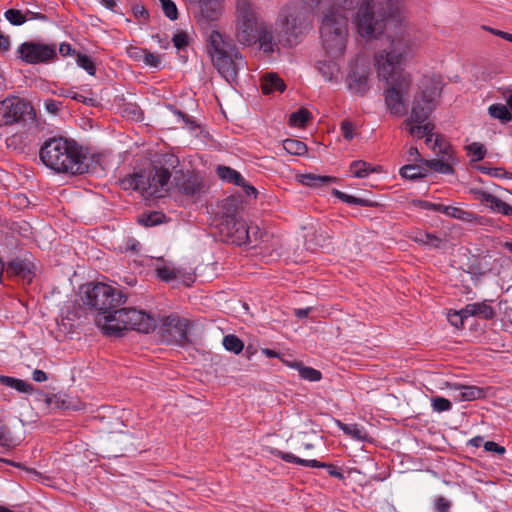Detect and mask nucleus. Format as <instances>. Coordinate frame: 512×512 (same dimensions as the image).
Here are the masks:
<instances>
[{
  "instance_id": "f257e3e1",
  "label": "nucleus",
  "mask_w": 512,
  "mask_h": 512,
  "mask_svg": "<svg viewBox=\"0 0 512 512\" xmlns=\"http://www.w3.org/2000/svg\"><path fill=\"white\" fill-rule=\"evenodd\" d=\"M179 165V158L175 154L166 153L152 168L134 171L122 178L121 187L124 190H138L151 197H163L171 186H175L179 193L193 200L207 193L204 178L194 172L178 169Z\"/></svg>"
},
{
  "instance_id": "f03ea898",
  "label": "nucleus",
  "mask_w": 512,
  "mask_h": 512,
  "mask_svg": "<svg viewBox=\"0 0 512 512\" xmlns=\"http://www.w3.org/2000/svg\"><path fill=\"white\" fill-rule=\"evenodd\" d=\"M411 42L405 36L396 37L388 49L375 55L374 61L378 77L388 84L384 91L387 109L392 115L403 116L407 113L406 97L412 84V77L405 72L403 65L411 53Z\"/></svg>"
},
{
  "instance_id": "7ed1b4c3",
  "label": "nucleus",
  "mask_w": 512,
  "mask_h": 512,
  "mask_svg": "<svg viewBox=\"0 0 512 512\" xmlns=\"http://www.w3.org/2000/svg\"><path fill=\"white\" fill-rule=\"evenodd\" d=\"M310 10L324 12L320 38L323 48L331 58L341 57L346 48L348 15L359 0H303Z\"/></svg>"
},
{
  "instance_id": "20e7f679",
  "label": "nucleus",
  "mask_w": 512,
  "mask_h": 512,
  "mask_svg": "<svg viewBox=\"0 0 512 512\" xmlns=\"http://www.w3.org/2000/svg\"><path fill=\"white\" fill-rule=\"evenodd\" d=\"M39 159L56 174L82 175L89 170L83 147L62 136L46 139L39 149Z\"/></svg>"
},
{
  "instance_id": "39448f33",
  "label": "nucleus",
  "mask_w": 512,
  "mask_h": 512,
  "mask_svg": "<svg viewBox=\"0 0 512 512\" xmlns=\"http://www.w3.org/2000/svg\"><path fill=\"white\" fill-rule=\"evenodd\" d=\"M207 53L213 66L228 83L236 82L238 71L246 64L236 45L216 30L207 38Z\"/></svg>"
},
{
  "instance_id": "423d86ee",
  "label": "nucleus",
  "mask_w": 512,
  "mask_h": 512,
  "mask_svg": "<svg viewBox=\"0 0 512 512\" xmlns=\"http://www.w3.org/2000/svg\"><path fill=\"white\" fill-rule=\"evenodd\" d=\"M83 305L97 311L107 324V317L127 301L124 290L102 282H89L80 287Z\"/></svg>"
},
{
  "instance_id": "0eeeda50",
  "label": "nucleus",
  "mask_w": 512,
  "mask_h": 512,
  "mask_svg": "<svg viewBox=\"0 0 512 512\" xmlns=\"http://www.w3.org/2000/svg\"><path fill=\"white\" fill-rule=\"evenodd\" d=\"M442 91L440 76L424 77L421 81L420 91L414 96L411 114L404 121L409 134L417 137L418 124L426 122L437 106V98Z\"/></svg>"
},
{
  "instance_id": "6e6552de",
  "label": "nucleus",
  "mask_w": 512,
  "mask_h": 512,
  "mask_svg": "<svg viewBox=\"0 0 512 512\" xmlns=\"http://www.w3.org/2000/svg\"><path fill=\"white\" fill-rule=\"evenodd\" d=\"M302 3L291 2L283 6L279 12L277 24L280 27V37L284 42V46H296L302 36L306 34L312 27L310 11Z\"/></svg>"
},
{
  "instance_id": "1a4fd4ad",
  "label": "nucleus",
  "mask_w": 512,
  "mask_h": 512,
  "mask_svg": "<svg viewBox=\"0 0 512 512\" xmlns=\"http://www.w3.org/2000/svg\"><path fill=\"white\" fill-rule=\"evenodd\" d=\"M157 327L155 317L136 308H120L108 315L107 324H103L105 333L110 336H121L124 330H135L140 333H150Z\"/></svg>"
},
{
  "instance_id": "9d476101",
  "label": "nucleus",
  "mask_w": 512,
  "mask_h": 512,
  "mask_svg": "<svg viewBox=\"0 0 512 512\" xmlns=\"http://www.w3.org/2000/svg\"><path fill=\"white\" fill-rule=\"evenodd\" d=\"M36 121L33 107L26 100L10 96L0 101V127L22 124L24 127Z\"/></svg>"
},
{
  "instance_id": "9b49d317",
  "label": "nucleus",
  "mask_w": 512,
  "mask_h": 512,
  "mask_svg": "<svg viewBox=\"0 0 512 512\" xmlns=\"http://www.w3.org/2000/svg\"><path fill=\"white\" fill-rule=\"evenodd\" d=\"M16 58L24 64H46L57 59V45L38 40L25 41L17 47Z\"/></svg>"
},
{
  "instance_id": "f8f14e48",
  "label": "nucleus",
  "mask_w": 512,
  "mask_h": 512,
  "mask_svg": "<svg viewBox=\"0 0 512 512\" xmlns=\"http://www.w3.org/2000/svg\"><path fill=\"white\" fill-rule=\"evenodd\" d=\"M373 3L374 0H362L356 13V28L362 37L377 38L382 34L388 21V18H375Z\"/></svg>"
},
{
  "instance_id": "ddd939ff",
  "label": "nucleus",
  "mask_w": 512,
  "mask_h": 512,
  "mask_svg": "<svg viewBox=\"0 0 512 512\" xmlns=\"http://www.w3.org/2000/svg\"><path fill=\"white\" fill-rule=\"evenodd\" d=\"M222 241L241 246L249 240V230L244 220L237 218L234 212L225 213L218 224Z\"/></svg>"
},
{
  "instance_id": "4468645a",
  "label": "nucleus",
  "mask_w": 512,
  "mask_h": 512,
  "mask_svg": "<svg viewBox=\"0 0 512 512\" xmlns=\"http://www.w3.org/2000/svg\"><path fill=\"white\" fill-rule=\"evenodd\" d=\"M189 321L178 315L164 317L160 325L161 338L167 344L185 346L190 343L188 338Z\"/></svg>"
},
{
  "instance_id": "2eb2a0df",
  "label": "nucleus",
  "mask_w": 512,
  "mask_h": 512,
  "mask_svg": "<svg viewBox=\"0 0 512 512\" xmlns=\"http://www.w3.org/2000/svg\"><path fill=\"white\" fill-rule=\"evenodd\" d=\"M370 66L364 60H356L351 64L346 76L348 90L356 95L364 96L370 89L369 86Z\"/></svg>"
},
{
  "instance_id": "dca6fc26",
  "label": "nucleus",
  "mask_w": 512,
  "mask_h": 512,
  "mask_svg": "<svg viewBox=\"0 0 512 512\" xmlns=\"http://www.w3.org/2000/svg\"><path fill=\"white\" fill-rule=\"evenodd\" d=\"M270 452L273 456L278 457L287 463H293L310 468H325L331 477L337 478L339 480H343L345 478L342 471L336 465L320 462L316 459H302L300 457L295 456L292 453L283 452L277 448H272Z\"/></svg>"
},
{
  "instance_id": "f3484780",
  "label": "nucleus",
  "mask_w": 512,
  "mask_h": 512,
  "mask_svg": "<svg viewBox=\"0 0 512 512\" xmlns=\"http://www.w3.org/2000/svg\"><path fill=\"white\" fill-rule=\"evenodd\" d=\"M5 271L10 277H17L25 284H30L35 277V265L28 259L15 258L5 265Z\"/></svg>"
},
{
  "instance_id": "a211bd4d",
  "label": "nucleus",
  "mask_w": 512,
  "mask_h": 512,
  "mask_svg": "<svg viewBox=\"0 0 512 512\" xmlns=\"http://www.w3.org/2000/svg\"><path fill=\"white\" fill-rule=\"evenodd\" d=\"M446 387L453 392V398L458 402L473 401L485 396L484 389L478 386L447 382Z\"/></svg>"
},
{
  "instance_id": "6ab92c4d",
  "label": "nucleus",
  "mask_w": 512,
  "mask_h": 512,
  "mask_svg": "<svg viewBox=\"0 0 512 512\" xmlns=\"http://www.w3.org/2000/svg\"><path fill=\"white\" fill-rule=\"evenodd\" d=\"M260 21H237L236 39L245 46H251L257 43L259 38Z\"/></svg>"
},
{
  "instance_id": "aec40b11",
  "label": "nucleus",
  "mask_w": 512,
  "mask_h": 512,
  "mask_svg": "<svg viewBox=\"0 0 512 512\" xmlns=\"http://www.w3.org/2000/svg\"><path fill=\"white\" fill-rule=\"evenodd\" d=\"M199 22L210 23L218 20L222 13L221 0H198Z\"/></svg>"
},
{
  "instance_id": "412c9836",
  "label": "nucleus",
  "mask_w": 512,
  "mask_h": 512,
  "mask_svg": "<svg viewBox=\"0 0 512 512\" xmlns=\"http://www.w3.org/2000/svg\"><path fill=\"white\" fill-rule=\"evenodd\" d=\"M409 237L417 244L429 246L433 249H441L446 244L445 238L419 229L412 231Z\"/></svg>"
},
{
  "instance_id": "4be33fe9",
  "label": "nucleus",
  "mask_w": 512,
  "mask_h": 512,
  "mask_svg": "<svg viewBox=\"0 0 512 512\" xmlns=\"http://www.w3.org/2000/svg\"><path fill=\"white\" fill-rule=\"evenodd\" d=\"M464 315L478 317L484 320H492L496 316L495 309L486 301L469 303L464 306Z\"/></svg>"
},
{
  "instance_id": "5701e85b",
  "label": "nucleus",
  "mask_w": 512,
  "mask_h": 512,
  "mask_svg": "<svg viewBox=\"0 0 512 512\" xmlns=\"http://www.w3.org/2000/svg\"><path fill=\"white\" fill-rule=\"evenodd\" d=\"M286 365L296 370L301 379L309 382H318L322 379L320 370L304 365L302 361H286Z\"/></svg>"
},
{
  "instance_id": "b1692460",
  "label": "nucleus",
  "mask_w": 512,
  "mask_h": 512,
  "mask_svg": "<svg viewBox=\"0 0 512 512\" xmlns=\"http://www.w3.org/2000/svg\"><path fill=\"white\" fill-rule=\"evenodd\" d=\"M285 89L286 84L276 73H267L261 79V91L265 95H270L274 92H283Z\"/></svg>"
},
{
  "instance_id": "393cba45",
  "label": "nucleus",
  "mask_w": 512,
  "mask_h": 512,
  "mask_svg": "<svg viewBox=\"0 0 512 512\" xmlns=\"http://www.w3.org/2000/svg\"><path fill=\"white\" fill-rule=\"evenodd\" d=\"M237 21H258L254 5L250 0H236Z\"/></svg>"
},
{
  "instance_id": "a878e982",
  "label": "nucleus",
  "mask_w": 512,
  "mask_h": 512,
  "mask_svg": "<svg viewBox=\"0 0 512 512\" xmlns=\"http://www.w3.org/2000/svg\"><path fill=\"white\" fill-rule=\"evenodd\" d=\"M349 170L355 178H366L371 173L379 172L381 166H372L364 160H355L350 163Z\"/></svg>"
},
{
  "instance_id": "bb28decb",
  "label": "nucleus",
  "mask_w": 512,
  "mask_h": 512,
  "mask_svg": "<svg viewBox=\"0 0 512 512\" xmlns=\"http://www.w3.org/2000/svg\"><path fill=\"white\" fill-rule=\"evenodd\" d=\"M336 178L332 176H322V175H316V174H301L298 176V181L308 187H322L327 186L331 183L336 182Z\"/></svg>"
},
{
  "instance_id": "cd10ccee",
  "label": "nucleus",
  "mask_w": 512,
  "mask_h": 512,
  "mask_svg": "<svg viewBox=\"0 0 512 512\" xmlns=\"http://www.w3.org/2000/svg\"><path fill=\"white\" fill-rule=\"evenodd\" d=\"M450 217L460 220L464 223H469L473 225H483L484 224V218L471 212L468 210H464L460 207H452Z\"/></svg>"
},
{
  "instance_id": "c85d7f7f",
  "label": "nucleus",
  "mask_w": 512,
  "mask_h": 512,
  "mask_svg": "<svg viewBox=\"0 0 512 512\" xmlns=\"http://www.w3.org/2000/svg\"><path fill=\"white\" fill-rule=\"evenodd\" d=\"M332 194L337 197L339 200L343 201L344 203L348 205H354V206H361V207H376L378 205L377 202L365 199V198H358L352 195H349L347 193H344L338 189H333Z\"/></svg>"
},
{
  "instance_id": "c756f323",
  "label": "nucleus",
  "mask_w": 512,
  "mask_h": 512,
  "mask_svg": "<svg viewBox=\"0 0 512 512\" xmlns=\"http://www.w3.org/2000/svg\"><path fill=\"white\" fill-rule=\"evenodd\" d=\"M260 48L265 53H271L274 51V37L271 28L266 24H260L259 38L257 39Z\"/></svg>"
},
{
  "instance_id": "7c9ffc66",
  "label": "nucleus",
  "mask_w": 512,
  "mask_h": 512,
  "mask_svg": "<svg viewBox=\"0 0 512 512\" xmlns=\"http://www.w3.org/2000/svg\"><path fill=\"white\" fill-rule=\"evenodd\" d=\"M0 383L6 387L15 389L20 393H30L33 390V386L30 383L11 376H0Z\"/></svg>"
},
{
  "instance_id": "2f4dec72",
  "label": "nucleus",
  "mask_w": 512,
  "mask_h": 512,
  "mask_svg": "<svg viewBox=\"0 0 512 512\" xmlns=\"http://www.w3.org/2000/svg\"><path fill=\"white\" fill-rule=\"evenodd\" d=\"M399 173L404 179L417 180L426 177L428 170L417 164H407L401 167Z\"/></svg>"
},
{
  "instance_id": "473e14b6",
  "label": "nucleus",
  "mask_w": 512,
  "mask_h": 512,
  "mask_svg": "<svg viewBox=\"0 0 512 512\" xmlns=\"http://www.w3.org/2000/svg\"><path fill=\"white\" fill-rule=\"evenodd\" d=\"M217 175L219 176L220 179L228 183H232L237 186L244 184L243 176L238 171L228 166H218Z\"/></svg>"
},
{
  "instance_id": "72a5a7b5",
  "label": "nucleus",
  "mask_w": 512,
  "mask_h": 512,
  "mask_svg": "<svg viewBox=\"0 0 512 512\" xmlns=\"http://www.w3.org/2000/svg\"><path fill=\"white\" fill-rule=\"evenodd\" d=\"M337 424L344 434L351 436L354 439L364 440L367 437L366 430L359 424H346L341 421H337Z\"/></svg>"
},
{
  "instance_id": "f704fd0d",
  "label": "nucleus",
  "mask_w": 512,
  "mask_h": 512,
  "mask_svg": "<svg viewBox=\"0 0 512 512\" xmlns=\"http://www.w3.org/2000/svg\"><path fill=\"white\" fill-rule=\"evenodd\" d=\"M312 118L311 112L306 108H300L289 117V125L293 127H305Z\"/></svg>"
},
{
  "instance_id": "c9c22d12",
  "label": "nucleus",
  "mask_w": 512,
  "mask_h": 512,
  "mask_svg": "<svg viewBox=\"0 0 512 512\" xmlns=\"http://www.w3.org/2000/svg\"><path fill=\"white\" fill-rule=\"evenodd\" d=\"M488 112L491 117L498 119L503 123H507L512 120V114L504 104H492L488 108Z\"/></svg>"
},
{
  "instance_id": "e433bc0d",
  "label": "nucleus",
  "mask_w": 512,
  "mask_h": 512,
  "mask_svg": "<svg viewBox=\"0 0 512 512\" xmlns=\"http://www.w3.org/2000/svg\"><path fill=\"white\" fill-rule=\"evenodd\" d=\"M283 148L289 154L298 155V156L304 155L308 150L307 145L304 142H302L300 140H296V139L284 140Z\"/></svg>"
},
{
  "instance_id": "4c0bfd02",
  "label": "nucleus",
  "mask_w": 512,
  "mask_h": 512,
  "mask_svg": "<svg viewBox=\"0 0 512 512\" xmlns=\"http://www.w3.org/2000/svg\"><path fill=\"white\" fill-rule=\"evenodd\" d=\"M424 165L428 167L431 170H434L436 172H439L441 174H453L454 169L451 164L438 159H432V160H425Z\"/></svg>"
},
{
  "instance_id": "58836bf2",
  "label": "nucleus",
  "mask_w": 512,
  "mask_h": 512,
  "mask_svg": "<svg viewBox=\"0 0 512 512\" xmlns=\"http://www.w3.org/2000/svg\"><path fill=\"white\" fill-rule=\"evenodd\" d=\"M223 346L227 351L233 352L234 354H239L244 348L242 340L233 334L224 336Z\"/></svg>"
},
{
  "instance_id": "ea45409f",
  "label": "nucleus",
  "mask_w": 512,
  "mask_h": 512,
  "mask_svg": "<svg viewBox=\"0 0 512 512\" xmlns=\"http://www.w3.org/2000/svg\"><path fill=\"white\" fill-rule=\"evenodd\" d=\"M164 219V213L159 211H152L148 214H143L139 218L138 222L143 226L152 227L161 224L164 221Z\"/></svg>"
},
{
  "instance_id": "a19ab883",
  "label": "nucleus",
  "mask_w": 512,
  "mask_h": 512,
  "mask_svg": "<svg viewBox=\"0 0 512 512\" xmlns=\"http://www.w3.org/2000/svg\"><path fill=\"white\" fill-rule=\"evenodd\" d=\"M46 403L49 407L62 410H68L72 408L70 402L66 399V395L64 394H53L51 396H47Z\"/></svg>"
},
{
  "instance_id": "79ce46f5",
  "label": "nucleus",
  "mask_w": 512,
  "mask_h": 512,
  "mask_svg": "<svg viewBox=\"0 0 512 512\" xmlns=\"http://www.w3.org/2000/svg\"><path fill=\"white\" fill-rule=\"evenodd\" d=\"M479 172L489 175L495 178H511L512 174L507 172L504 168L501 167H490L486 164L477 165L475 167Z\"/></svg>"
},
{
  "instance_id": "37998d69",
  "label": "nucleus",
  "mask_w": 512,
  "mask_h": 512,
  "mask_svg": "<svg viewBox=\"0 0 512 512\" xmlns=\"http://www.w3.org/2000/svg\"><path fill=\"white\" fill-rule=\"evenodd\" d=\"M478 194H479V199L481 202L485 203L494 212L499 213L501 203L503 200H501L497 196H495L491 193H488L486 191H479Z\"/></svg>"
},
{
  "instance_id": "c03bdc74",
  "label": "nucleus",
  "mask_w": 512,
  "mask_h": 512,
  "mask_svg": "<svg viewBox=\"0 0 512 512\" xmlns=\"http://www.w3.org/2000/svg\"><path fill=\"white\" fill-rule=\"evenodd\" d=\"M76 62L79 67L84 69L89 75L94 76L96 73V66L92 58L86 54L78 53Z\"/></svg>"
},
{
  "instance_id": "a18cd8bd",
  "label": "nucleus",
  "mask_w": 512,
  "mask_h": 512,
  "mask_svg": "<svg viewBox=\"0 0 512 512\" xmlns=\"http://www.w3.org/2000/svg\"><path fill=\"white\" fill-rule=\"evenodd\" d=\"M466 150L468 155L472 156V161L483 160L487 152L485 146L479 142H473L467 145Z\"/></svg>"
},
{
  "instance_id": "49530a36",
  "label": "nucleus",
  "mask_w": 512,
  "mask_h": 512,
  "mask_svg": "<svg viewBox=\"0 0 512 512\" xmlns=\"http://www.w3.org/2000/svg\"><path fill=\"white\" fill-rule=\"evenodd\" d=\"M4 17L10 24L14 26H20L26 22V18L23 15L22 9H8L5 11Z\"/></svg>"
},
{
  "instance_id": "de8ad7c7",
  "label": "nucleus",
  "mask_w": 512,
  "mask_h": 512,
  "mask_svg": "<svg viewBox=\"0 0 512 512\" xmlns=\"http://www.w3.org/2000/svg\"><path fill=\"white\" fill-rule=\"evenodd\" d=\"M431 406L433 411L438 413L449 411L452 408L451 402L448 399L440 396L431 398Z\"/></svg>"
},
{
  "instance_id": "09e8293b",
  "label": "nucleus",
  "mask_w": 512,
  "mask_h": 512,
  "mask_svg": "<svg viewBox=\"0 0 512 512\" xmlns=\"http://www.w3.org/2000/svg\"><path fill=\"white\" fill-rule=\"evenodd\" d=\"M164 15L174 21L178 18V9L176 4L172 0H159Z\"/></svg>"
},
{
  "instance_id": "8fccbe9b",
  "label": "nucleus",
  "mask_w": 512,
  "mask_h": 512,
  "mask_svg": "<svg viewBox=\"0 0 512 512\" xmlns=\"http://www.w3.org/2000/svg\"><path fill=\"white\" fill-rule=\"evenodd\" d=\"M464 307L459 311L449 312L447 319L452 326L460 328L463 326L464 321L468 318V315H464Z\"/></svg>"
},
{
  "instance_id": "3c124183",
  "label": "nucleus",
  "mask_w": 512,
  "mask_h": 512,
  "mask_svg": "<svg viewBox=\"0 0 512 512\" xmlns=\"http://www.w3.org/2000/svg\"><path fill=\"white\" fill-rule=\"evenodd\" d=\"M452 502L444 496H437L433 501L434 512H450Z\"/></svg>"
},
{
  "instance_id": "603ef678",
  "label": "nucleus",
  "mask_w": 512,
  "mask_h": 512,
  "mask_svg": "<svg viewBox=\"0 0 512 512\" xmlns=\"http://www.w3.org/2000/svg\"><path fill=\"white\" fill-rule=\"evenodd\" d=\"M172 42L178 50H183L190 44V39L186 32L179 31L173 35Z\"/></svg>"
},
{
  "instance_id": "864d4df0",
  "label": "nucleus",
  "mask_w": 512,
  "mask_h": 512,
  "mask_svg": "<svg viewBox=\"0 0 512 512\" xmlns=\"http://www.w3.org/2000/svg\"><path fill=\"white\" fill-rule=\"evenodd\" d=\"M156 275L159 279L165 282H170L177 278L176 271L167 266L158 267L156 269Z\"/></svg>"
},
{
  "instance_id": "5fc2aeb1",
  "label": "nucleus",
  "mask_w": 512,
  "mask_h": 512,
  "mask_svg": "<svg viewBox=\"0 0 512 512\" xmlns=\"http://www.w3.org/2000/svg\"><path fill=\"white\" fill-rule=\"evenodd\" d=\"M337 71L338 69L334 63H323L321 66H319V72L325 81H332L334 74Z\"/></svg>"
},
{
  "instance_id": "6e6d98bb",
  "label": "nucleus",
  "mask_w": 512,
  "mask_h": 512,
  "mask_svg": "<svg viewBox=\"0 0 512 512\" xmlns=\"http://www.w3.org/2000/svg\"><path fill=\"white\" fill-rule=\"evenodd\" d=\"M132 13L139 23L149 21V12L142 4L135 3L132 6Z\"/></svg>"
},
{
  "instance_id": "4d7b16f0",
  "label": "nucleus",
  "mask_w": 512,
  "mask_h": 512,
  "mask_svg": "<svg viewBox=\"0 0 512 512\" xmlns=\"http://www.w3.org/2000/svg\"><path fill=\"white\" fill-rule=\"evenodd\" d=\"M0 445L10 447L13 445L11 432L6 425L0 420Z\"/></svg>"
},
{
  "instance_id": "13d9d810",
  "label": "nucleus",
  "mask_w": 512,
  "mask_h": 512,
  "mask_svg": "<svg viewBox=\"0 0 512 512\" xmlns=\"http://www.w3.org/2000/svg\"><path fill=\"white\" fill-rule=\"evenodd\" d=\"M169 109L177 115L191 130H195L198 125L197 123L187 114L178 110L175 106L169 105Z\"/></svg>"
},
{
  "instance_id": "bf43d9fd",
  "label": "nucleus",
  "mask_w": 512,
  "mask_h": 512,
  "mask_svg": "<svg viewBox=\"0 0 512 512\" xmlns=\"http://www.w3.org/2000/svg\"><path fill=\"white\" fill-rule=\"evenodd\" d=\"M145 65L150 66L152 68H159L161 64V59L158 54L152 53L146 49L145 55L142 60Z\"/></svg>"
},
{
  "instance_id": "052dcab7",
  "label": "nucleus",
  "mask_w": 512,
  "mask_h": 512,
  "mask_svg": "<svg viewBox=\"0 0 512 512\" xmlns=\"http://www.w3.org/2000/svg\"><path fill=\"white\" fill-rule=\"evenodd\" d=\"M354 124L349 120L341 122V134L345 140L351 141L354 138Z\"/></svg>"
},
{
  "instance_id": "680f3d73",
  "label": "nucleus",
  "mask_w": 512,
  "mask_h": 512,
  "mask_svg": "<svg viewBox=\"0 0 512 512\" xmlns=\"http://www.w3.org/2000/svg\"><path fill=\"white\" fill-rule=\"evenodd\" d=\"M22 11H23L24 17L26 18V22L30 21V20H39V21H47L48 20V17L45 14H43L41 12L33 11V10L29 9L28 7H25L24 9H22Z\"/></svg>"
},
{
  "instance_id": "e2e57ef3",
  "label": "nucleus",
  "mask_w": 512,
  "mask_h": 512,
  "mask_svg": "<svg viewBox=\"0 0 512 512\" xmlns=\"http://www.w3.org/2000/svg\"><path fill=\"white\" fill-rule=\"evenodd\" d=\"M418 128L417 138H423L425 136H433L435 126L433 123L426 121L422 124H418Z\"/></svg>"
},
{
  "instance_id": "0e129e2a",
  "label": "nucleus",
  "mask_w": 512,
  "mask_h": 512,
  "mask_svg": "<svg viewBox=\"0 0 512 512\" xmlns=\"http://www.w3.org/2000/svg\"><path fill=\"white\" fill-rule=\"evenodd\" d=\"M44 106L47 112L53 115H57L61 109L62 102L54 99H47L44 101Z\"/></svg>"
},
{
  "instance_id": "69168bd1",
  "label": "nucleus",
  "mask_w": 512,
  "mask_h": 512,
  "mask_svg": "<svg viewBox=\"0 0 512 512\" xmlns=\"http://www.w3.org/2000/svg\"><path fill=\"white\" fill-rule=\"evenodd\" d=\"M483 446H484V449L487 452H493V453H496L498 455H503L506 452L505 447L499 445L498 443H496L494 441H486L483 444Z\"/></svg>"
},
{
  "instance_id": "338daca9",
  "label": "nucleus",
  "mask_w": 512,
  "mask_h": 512,
  "mask_svg": "<svg viewBox=\"0 0 512 512\" xmlns=\"http://www.w3.org/2000/svg\"><path fill=\"white\" fill-rule=\"evenodd\" d=\"M145 51H146V49H144V48L130 46L127 49V54L133 60L140 61V60H143V57L145 55Z\"/></svg>"
},
{
  "instance_id": "774afa93",
  "label": "nucleus",
  "mask_w": 512,
  "mask_h": 512,
  "mask_svg": "<svg viewBox=\"0 0 512 512\" xmlns=\"http://www.w3.org/2000/svg\"><path fill=\"white\" fill-rule=\"evenodd\" d=\"M59 95L63 96V97H69V98H71L73 100H76L78 102L87 103L86 97H84L83 95H80V94H78L76 92H73L70 89H60Z\"/></svg>"
}]
</instances>
